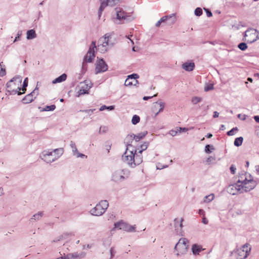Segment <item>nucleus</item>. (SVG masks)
<instances>
[{
  "label": "nucleus",
  "mask_w": 259,
  "mask_h": 259,
  "mask_svg": "<svg viewBox=\"0 0 259 259\" xmlns=\"http://www.w3.org/2000/svg\"><path fill=\"white\" fill-rule=\"evenodd\" d=\"M257 183L252 176L244 171L239 174L237 183L228 187V192L230 194L235 195L240 191H249L255 188Z\"/></svg>",
  "instance_id": "obj_1"
},
{
  "label": "nucleus",
  "mask_w": 259,
  "mask_h": 259,
  "mask_svg": "<svg viewBox=\"0 0 259 259\" xmlns=\"http://www.w3.org/2000/svg\"><path fill=\"white\" fill-rule=\"evenodd\" d=\"M123 161L126 162L132 167H134L139 165L143 161V157L140 154H137V150H129V147H127L126 150L122 156Z\"/></svg>",
  "instance_id": "obj_2"
},
{
  "label": "nucleus",
  "mask_w": 259,
  "mask_h": 259,
  "mask_svg": "<svg viewBox=\"0 0 259 259\" xmlns=\"http://www.w3.org/2000/svg\"><path fill=\"white\" fill-rule=\"evenodd\" d=\"M115 42V38L111 33H106L98 40V50L100 52L104 53L112 47Z\"/></svg>",
  "instance_id": "obj_3"
},
{
  "label": "nucleus",
  "mask_w": 259,
  "mask_h": 259,
  "mask_svg": "<svg viewBox=\"0 0 259 259\" xmlns=\"http://www.w3.org/2000/svg\"><path fill=\"white\" fill-rule=\"evenodd\" d=\"M22 78L20 77L17 76L13 77L11 80L7 83V89L8 92L11 94H16L20 95L22 94L20 86L21 85Z\"/></svg>",
  "instance_id": "obj_4"
},
{
  "label": "nucleus",
  "mask_w": 259,
  "mask_h": 259,
  "mask_svg": "<svg viewBox=\"0 0 259 259\" xmlns=\"http://www.w3.org/2000/svg\"><path fill=\"white\" fill-rule=\"evenodd\" d=\"M63 149L58 148L52 151H44L41 155V158L45 161L50 163L58 159L63 154Z\"/></svg>",
  "instance_id": "obj_5"
},
{
  "label": "nucleus",
  "mask_w": 259,
  "mask_h": 259,
  "mask_svg": "<svg viewBox=\"0 0 259 259\" xmlns=\"http://www.w3.org/2000/svg\"><path fill=\"white\" fill-rule=\"evenodd\" d=\"M188 244L189 241L187 239L184 238L180 239L175 247V250L177 251V255L186 253L188 248Z\"/></svg>",
  "instance_id": "obj_6"
},
{
  "label": "nucleus",
  "mask_w": 259,
  "mask_h": 259,
  "mask_svg": "<svg viewBox=\"0 0 259 259\" xmlns=\"http://www.w3.org/2000/svg\"><path fill=\"white\" fill-rule=\"evenodd\" d=\"M108 206V202L106 200L101 201L95 207L91 210V213L94 215H102Z\"/></svg>",
  "instance_id": "obj_7"
},
{
  "label": "nucleus",
  "mask_w": 259,
  "mask_h": 259,
  "mask_svg": "<svg viewBox=\"0 0 259 259\" xmlns=\"http://www.w3.org/2000/svg\"><path fill=\"white\" fill-rule=\"evenodd\" d=\"M251 250V247L249 244L244 245L242 247L236 250V257L237 259H244L248 255Z\"/></svg>",
  "instance_id": "obj_8"
},
{
  "label": "nucleus",
  "mask_w": 259,
  "mask_h": 259,
  "mask_svg": "<svg viewBox=\"0 0 259 259\" xmlns=\"http://www.w3.org/2000/svg\"><path fill=\"white\" fill-rule=\"evenodd\" d=\"M114 228L122 230L126 232H135L136 231L135 225L131 226L122 221L115 223L114 224Z\"/></svg>",
  "instance_id": "obj_9"
},
{
  "label": "nucleus",
  "mask_w": 259,
  "mask_h": 259,
  "mask_svg": "<svg viewBox=\"0 0 259 259\" xmlns=\"http://www.w3.org/2000/svg\"><path fill=\"white\" fill-rule=\"evenodd\" d=\"M96 42L92 41L89 49L84 58V61L88 63L92 62L95 58V49H96Z\"/></svg>",
  "instance_id": "obj_10"
},
{
  "label": "nucleus",
  "mask_w": 259,
  "mask_h": 259,
  "mask_svg": "<svg viewBox=\"0 0 259 259\" xmlns=\"http://www.w3.org/2000/svg\"><path fill=\"white\" fill-rule=\"evenodd\" d=\"M258 38L257 32L254 29L247 30L244 35L245 40L251 43L255 41Z\"/></svg>",
  "instance_id": "obj_11"
},
{
  "label": "nucleus",
  "mask_w": 259,
  "mask_h": 259,
  "mask_svg": "<svg viewBox=\"0 0 259 259\" xmlns=\"http://www.w3.org/2000/svg\"><path fill=\"white\" fill-rule=\"evenodd\" d=\"M108 66L103 59L98 60L96 64V73H99L107 71Z\"/></svg>",
  "instance_id": "obj_12"
},
{
  "label": "nucleus",
  "mask_w": 259,
  "mask_h": 259,
  "mask_svg": "<svg viewBox=\"0 0 259 259\" xmlns=\"http://www.w3.org/2000/svg\"><path fill=\"white\" fill-rule=\"evenodd\" d=\"M139 77V76L137 74H133L128 75L127 78L125 81L124 85L127 87H132L133 85H136L138 83L137 79Z\"/></svg>",
  "instance_id": "obj_13"
},
{
  "label": "nucleus",
  "mask_w": 259,
  "mask_h": 259,
  "mask_svg": "<svg viewBox=\"0 0 259 259\" xmlns=\"http://www.w3.org/2000/svg\"><path fill=\"white\" fill-rule=\"evenodd\" d=\"M115 11L116 13V19L119 20H125L130 16L128 13L123 11L120 8H116Z\"/></svg>",
  "instance_id": "obj_14"
},
{
  "label": "nucleus",
  "mask_w": 259,
  "mask_h": 259,
  "mask_svg": "<svg viewBox=\"0 0 259 259\" xmlns=\"http://www.w3.org/2000/svg\"><path fill=\"white\" fill-rule=\"evenodd\" d=\"M34 90L33 92H32L31 93L27 95L23 99L22 102L24 104H28L31 103L32 101L34 100V99H35V96H34V94L35 93Z\"/></svg>",
  "instance_id": "obj_15"
},
{
  "label": "nucleus",
  "mask_w": 259,
  "mask_h": 259,
  "mask_svg": "<svg viewBox=\"0 0 259 259\" xmlns=\"http://www.w3.org/2000/svg\"><path fill=\"white\" fill-rule=\"evenodd\" d=\"M146 133H139L137 135H128L126 140H135L136 142L139 141L141 139H143L146 135Z\"/></svg>",
  "instance_id": "obj_16"
},
{
  "label": "nucleus",
  "mask_w": 259,
  "mask_h": 259,
  "mask_svg": "<svg viewBox=\"0 0 259 259\" xmlns=\"http://www.w3.org/2000/svg\"><path fill=\"white\" fill-rule=\"evenodd\" d=\"M91 87L88 86V84L85 83H83V85L81 87V89H80L79 91L78 92V96L88 94V91L89 89H90Z\"/></svg>",
  "instance_id": "obj_17"
},
{
  "label": "nucleus",
  "mask_w": 259,
  "mask_h": 259,
  "mask_svg": "<svg viewBox=\"0 0 259 259\" xmlns=\"http://www.w3.org/2000/svg\"><path fill=\"white\" fill-rule=\"evenodd\" d=\"M113 180L115 182L120 181L124 179V177L122 175V172L119 171H116L113 175Z\"/></svg>",
  "instance_id": "obj_18"
},
{
  "label": "nucleus",
  "mask_w": 259,
  "mask_h": 259,
  "mask_svg": "<svg viewBox=\"0 0 259 259\" xmlns=\"http://www.w3.org/2000/svg\"><path fill=\"white\" fill-rule=\"evenodd\" d=\"M173 18L172 23L175 21V17L174 15L166 16L162 17L157 23L155 25L156 27H159L162 22H165L168 18Z\"/></svg>",
  "instance_id": "obj_19"
},
{
  "label": "nucleus",
  "mask_w": 259,
  "mask_h": 259,
  "mask_svg": "<svg viewBox=\"0 0 259 259\" xmlns=\"http://www.w3.org/2000/svg\"><path fill=\"white\" fill-rule=\"evenodd\" d=\"M183 68L186 71H192L194 69L195 65L194 63H185L182 65Z\"/></svg>",
  "instance_id": "obj_20"
},
{
  "label": "nucleus",
  "mask_w": 259,
  "mask_h": 259,
  "mask_svg": "<svg viewBox=\"0 0 259 259\" xmlns=\"http://www.w3.org/2000/svg\"><path fill=\"white\" fill-rule=\"evenodd\" d=\"M67 75L65 73H63L58 77L56 78L53 81V83H60L65 81L66 79Z\"/></svg>",
  "instance_id": "obj_21"
},
{
  "label": "nucleus",
  "mask_w": 259,
  "mask_h": 259,
  "mask_svg": "<svg viewBox=\"0 0 259 259\" xmlns=\"http://www.w3.org/2000/svg\"><path fill=\"white\" fill-rule=\"evenodd\" d=\"M192 251L194 254H199V253L203 250L202 246L199 245L194 244L192 246Z\"/></svg>",
  "instance_id": "obj_22"
},
{
  "label": "nucleus",
  "mask_w": 259,
  "mask_h": 259,
  "mask_svg": "<svg viewBox=\"0 0 259 259\" xmlns=\"http://www.w3.org/2000/svg\"><path fill=\"white\" fill-rule=\"evenodd\" d=\"M68 257L69 259H77V258H81L83 257V254H78L77 253H69Z\"/></svg>",
  "instance_id": "obj_23"
},
{
  "label": "nucleus",
  "mask_w": 259,
  "mask_h": 259,
  "mask_svg": "<svg viewBox=\"0 0 259 259\" xmlns=\"http://www.w3.org/2000/svg\"><path fill=\"white\" fill-rule=\"evenodd\" d=\"M36 34L35 31L33 29H31L27 32V38L28 39L35 38Z\"/></svg>",
  "instance_id": "obj_24"
},
{
  "label": "nucleus",
  "mask_w": 259,
  "mask_h": 259,
  "mask_svg": "<svg viewBox=\"0 0 259 259\" xmlns=\"http://www.w3.org/2000/svg\"><path fill=\"white\" fill-rule=\"evenodd\" d=\"M6 74V67L3 62L0 63V76H4Z\"/></svg>",
  "instance_id": "obj_25"
},
{
  "label": "nucleus",
  "mask_w": 259,
  "mask_h": 259,
  "mask_svg": "<svg viewBox=\"0 0 259 259\" xmlns=\"http://www.w3.org/2000/svg\"><path fill=\"white\" fill-rule=\"evenodd\" d=\"M158 106H159L160 108L159 109V111L156 113V114H157L159 112H160L163 110L164 107V104L162 102H159V103L156 102L155 105L154 106V108L157 109V108H158Z\"/></svg>",
  "instance_id": "obj_26"
},
{
  "label": "nucleus",
  "mask_w": 259,
  "mask_h": 259,
  "mask_svg": "<svg viewBox=\"0 0 259 259\" xmlns=\"http://www.w3.org/2000/svg\"><path fill=\"white\" fill-rule=\"evenodd\" d=\"M183 221V219L182 218L176 219L175 220V227L177 228L179 226V227L182 228L183 226V224H182Z\"/></svg>",
  "instance_id": "obj_27"
},
{
  "label": "nucleus",
  "mask_w": 259,
  "mask_h": 259,
  "mask_svg": "<svg viewBox=\"0 0 259 259\" xmlns=\"http://www.w3.org/2000/svg\"><path fill=\"white\" fill-rule=\"evenodd\" d=\"M148 143L145 142L141 145V149L138 152L137 151V154H140L142 155V153L144 150L147 149L148 147Z\"/></svg>",
  "instance_id": "obj_28"
},
{
  "label": "nucleus",
  "mask_w": 259,
  "mask_h": 259,
  "mask_svg": "<svg viewBox=\"0 0 259 259\" xmlns=\"http://www.w3.org/2000/svg\"><path fill=\"white\" fill-rule=\"evenodd\" d=\"M243 138L240 137L235 139L234 141V145L236 146H239L242 145L243 142Z\"/></svg>",
  "instance_id": "obj_29"
},
{
  "label": "nucleus",
  "mask_w": 259,
  "mask_h": 259,
  "mask_svg": "<svg viewBox=\"0 0 259 259\" xmlns=\"http://www.w3.org/2000/svg\"><path fill=\"white\" fill-rule=\"evenodd\" d=\"M140 120V117L138 115H135L133 116L132 119V123L133 124H136L137 123L139 122Z\"/></svg>",
  "instance_id": "obj_30"
},
{
  "label": "nucleus",
  "mask_w": 259,
  "mask_h": 259,
  "mask_svg": "<svg viewBox=\"0 0 259 259\" xmlns=\"http://www.w3.org/2000/svg\"><path fill=\"white\" fill-rule=\"evenodd\" d=\"M28 78H26L23 81V87L21 88V90L23 92L22 93H24L25 92L26 90V88L28 85Z\"/></svg>",
  "instance_id": "obj_31"
},
{
  "label": "nucleus",
  "mask_w": 259,
  "mask_h": 259,
  "mask_svg": "<svg viewBox=\"0 0 259 259\" xmlns=\"http://www.w3.org/2000/svg\"><path fill=\"white\" fill-rule=\"evenodd\" d=\"M215 160V158L214 157L212 156H209L208 157L206 160V163L207 164H210L212 163H213Z\"/></svg>",
  "instance_id": "obj_32"
},
{
  "label": "nucleus",
  "mask_w": 259,
  "mask_h": 259,
  "mask_svg": "<svg viewBox=\"0 0 259 259\" xmlns=\"http://www.w3.org/2000/svg\"><path fill=\"white\" fill-rule=\"evenodd\" d=\"M55 108L56 106L55 105H51L50 106H46L44 108V110L46 111H53Z\"/></svg>",
  "instance_id": "obj_33"
},
{
  "label": "nucleus",
  "mask_w": 259,
  "mask_h": 259,
  "mask_svg": "<svg viewBox=\"0 0 259 259\" xmlns=\"http://www.w3.org/2000/svg\"><path fill=\"white\" fill-rule=\"evenodd\" d=\"M213 198H214L213 194L209 195L208 196H205L204 201L206 202H210L212 200H213Z\"/></svg>",
  "instance_id": "obj_34"
},
{
  "label": "nucleus",
  "mask_w": 259,
  "mask_h": 259,
  "mask_svg": "<svg viewBox=\"0 0 259 259\" xmlns=\"http://www.w3.org/2000/svg\"><path fill=\"white\" fill-rule=\"evenodd\" d=\"M238 48L241 50L244 51V50H245L247 49V45L245 43L241 42V43L239 44Z\"/></svg>",
  "instance_id": "obj_35"
},
{
  "label": "nucleus",
  "mask_w": 259,
  "mask_h": 259,
  "mask_svg": "<svg viewBox=\"0 0 259 259\" xmlns=\"http://www.w3.org/2000/svg\"><path fill=\"white\" fill-rule=\"evenodd\" d=\"M213 89V84L210 83L206 85L204 87V91L205 92H207L210 90H212Z\"/></svg>",
  "instance_id": "obj_36"
},
{
  "label": "nucleus",
  "mask_w": 259,
  "mask_h": 259,
  "mask_svg": "<svg viewBox=\"0 0 259 259\" xmlns=\"http://www.w3.org/2000/svg\"><path fill=\"white\" fill-rule=\"evenodd\" d=\"M202 14V10L200 8H197L195 10V14L197 16H200Z\"/></svg>",
  "instance_id": "obj_37"
},
{
  "label": "nucleus",
  "mask_w": 259,
  "mask_h": 259,
  "mask_svg": "<svg viewBox=\"0 0 259 259\" xmlns=\"http://www.w3.org/2000/svg\"><path fill=\"white\" fill-rule=\"evenodd\" d=\"M237 131V127L233 128L231 130H230L227 132V135L230 136H233L236 133Z\"/></svg>",
  "instance_id": "obj_38"
},
{
  "label": "nucleus",
  "mask_w": 259,
  "mask_h": 259,
  "mask_svg": "<svg viewBox=\"0 0 259 259\" xmlns=\"http://www.w3.org/2000/svg\"><path fill=\"white\" fill-rule=\"evenodd\" d=\"M72 151H73V152L74 154L75 155H76L77 157H79V156L82 157V156H84V155L81 154H79L78 153V152L77 151V149L76 148V147H75L74 148H73L72 149Z\"/></svg>",
  "instance_id": "obj_39"
},
{
  "label": "nucleus",
  "mask_w": 259,
  "mask_h": 259,
  "mask_svg": "<svg viewBox=\"0 0 259 259\" xmlns=\"http://www.w3.org/2000/svg\"><path fill=\"white\" fill-rule=\"evenodd\" d=\"M201 100V98L199 97H194L192 98V102L193 104H196L198 103V102H200Z\"/></svg>",
  "instance_id": "obj_40"
},
{
  "label": "nucleus",
  "mask_w": 259,
  "mask_h": 259,
  "mask_svg": "<svg viewBox=\"0 0 259 259\" xmlns=\"http://www.w3.org/2000/svg\"><path fill=\"white\" fill-rule=\"evenodd\" d=\"M42 212H38V213L33 215V218H32L31 219L38 220L39 218H40L42 217Z\"/></svg>",
  "instance_id": "obj_41"
},
{
  "label": "nucleus",
  "mask_w": 259,
  "mask_h": 259,
  "mask_svg": "<svg viewBox=\"0 0 259 259\" xmlns=\"http://www.w3.org/2000/svg\"><path fill=\"white\" fill-rule=\"evenodd\" d=\"M230 169L232 174L234 175L235 174L236 168L234 165L231 166Z\"/></svg>",
  "instance_id": "obj_42"
},
{
  "label": "nucleus",
  "mask_w": 259,
  "mask_h": 259,
  "mask_svg": "<svg viewBox=\"0 0 259 259\" xmlns=\"http://www.w3.org/2000/svg\"><path fill=\"white\" fill-rule=\"evenodd\" d=\"M95 110H96L95 109H93L85 110H83L82 111L84 112L85 113H88L89 114H91V113H93V112Z\"/></svg>",
  "instance_id": "obj_43"
},
{
  "label": "nucleus",
  "mask_w": 259,
  "mask_h": 259,
  "mask_svg": "<svg viewBox=\"0 0 259 259\" xmlns=\"http://www.w3.org/2000/svg\"><path fill=\"white\" fill-rule=\"evenodd\" d=\"M107 130V128L105 126H104V127H101L100 128V133H104Z\"/></svg>",
  "instance_id": "obj_44"
},
{
  "label": "nucleus",
  "mask_w": 259,
  "mask_h": 259,
  "mask_svg": "<svg viewBox=\"0 0 259 259\" xmlns=\"http://www.w3.org/2000/svg\"><path fill=\"white\" fill-rule=\"evenodd\" d=\"M209 145H207L205 146V152L206 153H210L211 152V151L209 149Z\"/></svg>",
  "instance_id": "obj_45"
},
{
  "label": "nucleus",
  "mask_w": 259,
  "mask_h": 259,
  "mask_svg": "<svg viewBox=\"0 0 259 259\" xmlns=\"http://www.w3.org/2000/svg\"><path fill=\"white\" fill-rule=\"evenodd\" d=\"M219 116V113L217 111H214L213 112V117L214 118H217V117H218Z\"/></svg>",
  "instance_id": "obj_46"
},
{
  "label": "nucleus",
  "mask_w": 259,
  "mask_h": 259,
  "mask_svg": "<svg viewBox=\"0 0 259 259\" xmlns=\"http://www.w3.org/2000/svg\"><path fill=\"white\" fill-rule=\"evenodd\" d=\"M202 223L204 224H207L208 223V220L204 217V216L202 218Z\"/></svg>",
  "instance_id": "obj_47"
},
{
  "label": "nucleus",
  "mask_w": 259,
  "mask_h": 259,
  "mask_svg": "<svg viewBox=\"0 0 259 259\" xmlns=\"http://www.w3.org/2000/svg\"><path fill=\"white\" fill-rule=\"evenodd\" d=\"M188 131V129L186 128H182V127H180L179 128V132L181 133V132H186Z\"/></svg>",
  "instance_id": "obj_48"
},
{
  "label": "nucleus",
  "mask_w": 259,
  "mask_h": 259,
  "mask_svg": "<svg viewBox=\"0 0 259 259\" xmlns=\"http://www.w3.org/2000/svg\"><path fill=\"white\" fill-rule=\"evenodd\" d=\"M207 15L208 17H211L212 16V13L210 11H209L208 10H206Z\"/></svg>",
  "instance_id": "obj_49"
},
{
  "label": "nucleus",
  "mask_w": 259,
  "mask_h": 259,
  "mask_svg": "<svg viewBox=\"0 0 259 259\" xmlns=\"http://www.w3.org/2000/svg\"><path fill=\"white\" fill-rule=\"evenodd\" d=\"M106 109H107V106H105V105H103L100 108V111H103V110H105Z\"/></svg>",
  "instance_id": "obj_50"
},
{
  "label": "nucleus",
  "mask_w": 259,
  "mask_h": 259,
  "mask_svg": "<svg viewBox=\"0 0 259 259\" xmlns=\"http://www.w3.org/2000/svg\"><path fill=\"white\" fill-rule=\"evenodd\" d=\"M254 119L256 122L259 123V116H255Z\"/></svg>",
  "instance_id": "obj_51"
},
{
  "label": "nucleus",
  "mask_w": 259,
  "mask_h": 259,
  "mask_svg": "<svg viewBox=\"0 0 259 259\" xmlns=\"http://www.w3.org/2000/svg\"><path fill=\"white\" fill-rule=\"evenodd\" d=\"M199 213L201 215H203V217L204 216V211L202 209L199 210Z\"/></svg>",
  "instance_id": "obj_52"
},
{
  "label": "nucleus",
  "mask_w": 259,
  "mask_h": 259,
  "mask_svg": "<svg viewBox=\"0 0 259 259\" xmlns=\"http://www.w3.org/2000/svg\"><path fill=\"white\" fill-rule=\"evenodd\" d=\"M57 259H69V257H68V254H67L66 256H63V257H61L60 258H57Z\"/></svg>",
  "instance_id": "obj_53"
},
{
  "label": "nucleus",
  "mask_w": 259,
  "mask_h": 259,
  "mask_svg": "<svg viewBox=\"0 0 259 259\" xmlns=\"http://www.w3.org/2000/svg\"><path fill=\"white\" fill-rule=\"evenodd\" d=\"M110 253H111V255L113 256V253H114V251L113 248H111L110 249Z\"/></svg>",
  "instance_id": "obj_54"
},
{
  "label": "nucleus",
  "mask_w": 259,
  "mask_h": 259,
  "mask_svg": "<svg viewBox=\"0 0 259 259\" xmlns=\"http://www.w3.org/2000/svg\"><path fill=\"white\" fill-rule=\"evenodd\" d=\"M107 109H109L110 110H113L114 109V106H110L107 107Z\"/></svg>",
  "instance_id": "obj_55"
},
{
  "label": "nucleus",
  "mask_w": 259,
  "mask_h": 259,
  "mask_svg": "<svg viewBox=\"0 0 259 259\" xmlns=\"http://www.w3.org/2000/svg\"><path fill=\"white\" fill-rule=\"evenodd\" d=\"M177 133V132H175L174 131H170V134L172 136H174L176 135V134Z\"/></svg>",
  "instance_id": "obj_56"
},
{
  "label": "nucleus",
  "mask_w": 259,
  "mask_h": 259,
  "mask_svg": "<svg viewBox=\"0 0 259 259\" xmlns=\"http://www.w3.org/2000/svg\"><path fill=\"white\" fill-rule=\"evenodd\" d=\"M212 136V134H207V135L206 136L207 138H211Z\"/></svg>",
  "instance_id": "obj_57"
},
{
  "label": "nucleus",
  "mask_w": 259,
  "mask_h": 259,
  "mask_svg": "<svg viewBox=\"0 0 259 259\" xmlns=\"http://www.w3.org/2000/svg\"><path fill=\"white\" fill-rule=\"evenodd\" d=\"M71 147L72 148V149H73L75 147V145L74 143H71Z\"/></svg>",
  "instance_id": "obj_58"
},
{
  "label": "nucleus",
  "mask_w": 259,
  "mask_h": 259,
  "mask_svg": "<svg viewBox=\"0 0 259 259\" xmlns=\"http://www.w3.org/2000/svg\"><path fill=\"white\" fill-rule=\"evenodd\" d=\"M151 98V97H144L143 98V99H144V100H148V99H149V98Z\"/></svg>",
  "instance_id": "obj_59"
},
{
  "label": "nucleus",
  "mask_w": 259,
  "mask_h": 259,
  "mask_svg": "<svg viewBox=\"0 0 259 259\" xmlns=\"http://www.w3.org/2000/svg\"><path fill=\"white\" fill-rule=\"evenodd\" d=\"M3 194V189L0 188V195Z\"/></svg>",
  "instance_id": "obj_60"
},
{
  "label": "nucleus",
  "mask_w": 259,
  "mask_h": 259,
  "mask_svg": "<svg viewBox=\"0 0 259 259\" xmlns=\"http://www.w3.org/2000/svg\"><path fill=\"white\" fill-rule=\"evenodd\" d=\"M247 80H248L250 82H252V79L251 78L248 77L247 78Z\"/></svg>",
  "instance_id": "obj_61"
},
{
  "label": "nucleus",
  "mask_w": 259,
  "mask_h": 259,
  "mask_svg": "<svg viewBox=\"0 0 259 259\" xmlns=\"http://www.w3.org/2000/svg\"><path fill=\"white\" fill-rule=\"evenodd\" d=\"M19 38V36H18L17 37H16L14 41V42H15L16 41H17L18 39Z\"/></svg>",
  "instance_id": "obj_62"
},
{
  "label": "nucleus",
  "mask_w": 259,
  "mask_h": 259,
  "mask_svg": "<svg viewBox=\"0 0 259 259\" xmlns=\"http://www.w3.org/2000/svg\"><path fill=\"white\" fill-rule=\"evenodd\" d=\"M254 76H257V77H259V73H256V74H254Z\"/></svg>",
  "instance_id": "obj_63"
},
{
  "label": "nucleus",
  "mask_w": 259,
  "mask_h": 259,
  "mask_svg": "<svg viewBox=\"0 0 259 259\" xmlns=\"http://www.w3.org/2000/svg\"><path fill=\"white\" fill-rule=\"evenodd\" d=\"M64 101V99H60V102H62Z\"/></svg>",
  "instance_id": "obj_64"
}]
</instances>
